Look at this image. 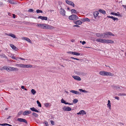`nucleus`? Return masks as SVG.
<instances>
[{"label":"nucleus","mask_w":126,"mask_h":126,"mask_svg":"<svg viewBox=\"0 0 126 126\" xmlns=\"http://www.w3.org/2000/svg\"><path fill=\"white\" fill-rule=\"evenodd\" d=\"M98 12L103 14H106L105 11L102 9H100L98 10Z\"/></svg>","instance_id":"6ab92c4d"},{"label":"nucleus","mask_w":126,"mask_h":126,"mask_svg":"<svg viewBox=\"0 0 126 126\" xmlns=\"http://www.w3.org/2000/svg\"><path fill=\"white\" fill-rule=\"evenodd\" d=\"M68 18L70 20H75L78 19L79 17L76 15H72L69 17Z\"/></svg>","instance_id":"f03ea898"},{"label":"nucleus","mask_w":126,"mask_h":126,"mask_svg":"<svg viewBox=\"0 0 126 126\" xmlns=\"http://www.w3.org/2000/svg\"><path fill=\"white\" fill-rule=\"evenodd\" d=\"M82 74V73H81V72H79L78 73V74L79 75H81Z\"/></svg>","instance_id":"774afa93"},{"label":"nucleus","mask_w":126,"mask_h":126,"mask_svg":"<svg viewBox=\"0 0 126 126\" xmlns=\"http://www.w3.org/2000/svg\"><path fill=\"white\" fill-rule=\"evenodd\" d=\"M106 72L104 71H101L100 72L99 74L101 75L106 76Z\"/></svg>","instance_id":"ddd939ff"},{"label":"nucleus","mask_w":126,"mask_h":126,"mask_svg":"<svg viewBox=\"0 0 126 126\" xmlns=\"http://www.w3.org/2000/svg\"><path fill=\"white\" fill-rule=\"evenodd\" d=\"M31 92L32 94L33 95H34L36 93V91L34 89H32L31 90Z\"/></svg>","instance_id":"473e14b6"},{"label":"nucleus","mask_w":126,"mask_h":126,"mask_svg":"<svg viewBox=\"0 0 126 126\" xmlns=\"http://www.w3.org/2000/svg\"><path fill=\"white\" fill-rule=\"evenodd\" d=\"M111 14L112 15H115L116 16H117L119 17H121V15L120 14H118L117 13L114 12H112L111 13Z\"/></svg>","instance_id":"b1692460"},{"label":"nucleus","mask_w":126,"mask_h":126,"mask_svg":"<svg viewBox=\"0 0 126 126\" xmlns=\"http://www.w3.org/2000/svg\"><path fill=\"white\" fill-rule=\"evenodd\" d=\"M47 29H53L54 28L53 27H52L50 25H48L47 27Z\"/></svg>","instance_id":"c756f323"},{"label":"nucleus","mask_w":126,"mask_h":126,"mask_svg":"<svg viewBox=\"0 0 126 126\" xmlns=\"http://www.w3.org/2000/svg\"><path fill=\"white\" fill-rule=\"evenodd\" d=\"M108 107L110 109L111 103L110 101L109 100L108 101V104H107Z\"/></svg>","instance_id":"2f4dec72"},{"label":"nucleus","mask_w":126,"mask_h":126,"mask_svg":"<svg viewBox=\"0 0 126 126\" xmlns=\"http://www.w3.org/2000/svg\"><path fill=\"white\" fill-rule=\"evenodd\" d=\"M16 66L20 67H21L25 68V64H16Z\"/></svg>","instance_id":"2eb2a0df"},{"label":"nucleus","mask_w":126,"mask_h":126,"mask_svg":"<svg viewBox=\"0 0 126 126\" xmlns=\"http://www.w3.org/2000/svg\"><path fill=\"white\" fill-rule=\"evenodd\" d=\"M96 35V36L100 38H108L109 36H114V34L112 33L111 32H104L102 33H97Z\"/></svg>","instance_id":"f257e3e1"},{"label":"nucleus","mask_w":126,"mask_h":126,"mask_svg":"<svg viewBox=\"0 0 126 126\" xmlns=\"http://www.w3.org/2000/svg\"><path fill=\"white\" fill-rule=\"evenodd\" d=\"M79 90L81 92H84L85 93H87L88 92V91H85L84 90H83L82 89H79Z\"/></svg>","instance_id":"f704fd0d"},{"label":"nucleus","mask_w":126,"mask_h":126,"mask_svg":"<svg viewBox=\"0 0 126 126\" xmlns=\"http://www.w3.org/2000/svg\"><path fill=\"white\" fill-rule=\"evenodd\" d=\"M75 79L78 81H80L81 80L79 76H72Z\"/></svg>","instance_id":"1a4fd4ad"},{"label":"nucleus","mask_w":126,"mask_h":126,"mask_svg":"<svg viewBox=\"0 0 126 126\" xmlns=\"http://www.w3.org/2000/svg\"><path fill=\"white\" fill-rule=\"evenodd\" d=\"M6 70L8 72L11 71V67H9V66L7 67Z\"/></svg>","instance_id":"58836bf2"},{"label":"nucleus","mask_w":126,"mask_h":126,"mask_svg":"<svg viewBox=\"0 0 126 126\" xmlns=\"http://www.w3.org/2000/svg\"><path fill=\"white\" fill-rule=\"evenodd\" d=\"M86 114V112L85 111H80L77 113V114H82L83 115Z\"/></svg>","instance_id":"4be33fe9"},{"label":"nucleus","mask_w":126,"mask_h":126,"mask_svg":"<svg viewBox=\"0 0 126 126\" xmlns=\"http://www.w3.org/2000/svg\"><path fill=\"white\" fill-rule=\"evenodd\" d=\"M7 66H4L2 68H0V70H7Z\"/></svg>","instance_id":"4c0bfd02"},{"label":"nucleus","mask_w":126,"mask_h":126,"mask_svg":"<svg viewBox=\"0 0 126 126\" xmlns=\"http://www.w3.org/2000/svg\"><path fill=\"white\" fill-rule=\"evenodd\" d=\"M10 47L16 51H17L18 50V48L13 44H10Z\"/></svg>","instance_id":"4468645a"},{"label":"nucleus","mask_w":126,"mask_h":126,"mask_svg":"<svg viewBox=\"0 0 126 126\" xmlns=\"http://www.w3.org/2000/svg\"><path fill=\"white\" fill-rule=\"evenodd\" d=\"M6 123H4V124H0V125L2 126H6Z\"/></svg>","instance_id":"bf43d9fd"},{"label":"nucleus","mask_w":126,"mask_h":126,"mask_svg":"<svg viewBox=\"0 0 126 126\" xmlns=\"http://www.w3.org/2000/svg\"><path fill=\"white\" fill-rule=\"evenodd\" d=\"M37 104H38V105L39 107H41V103L38 100H37Z\"/></svg>","instance_id":"a19ab883"},{"label":"nucleus","mask_w":126,"mask_h":126,"mask_svg":"<svg viewBox=\"0 0 126 126\" xmlns=\"http://www.w3.org/2000/svg\"><path fill=\"white\" fill-rule=\"evenodd\" d=\"M8 35L9 36H11V37H13L14 38H16V36L14 34H12V33H10L9 34H8Z\"/></svg>","instance_id":"c85d7f7f"},{"label":"nucleus","mask_w":126,"mask_h":126,"mask_svg":"<svg viewBox=\"0 0 126 126\" xmlns=\"http://www.w3.org/2000/svg\"><path fill=\"white\" fill-rule=\"evenodd\" d=\"M71 12L72 14L73 13L76 14L77 13L76 11L74 9H72L71 10Z\"/></svg>","instance_id":"e433bc0d"},{"label":"nucleus","mask_w":126,"mask_h":126,"mask_svg":"<svg viewBox=\"0 0 126 126\" xmlns=\"http://www.w3.org/2000/svg\"><path fill=\"white\" fill-rule=\"evenodd\" d=\"M114 43V42L113 41L110 39H106V43L107 44H112Z\"/></svg>","instance_id":"6e6552de"},{"label":"nucleus","mask_w":126,"mask_h":126,"mask_svg":"<svg viewBox=\"0 0 126 126\" xmlns=\"http://www.w3.org/2000/svg\"><path fill=\"white\" fill-rule=\"evenodd\" d=\"M31 113V111H25L23 113V114L24 115H25L29 114Z\"/></svg>","instance_id":"dca6fc26"},{"label":"nucleus","mask_w":126,"mask_h":126,"mask_svg":"<svg viewBox=\"0 0 126 126\" xmlns=\"http://www.w3.org/2000/svg\"><path fill=\"white\" fill-rule=\"evenodd\" d=\"M23 39L24 40L28 42H30V43H31V40L29 39L28 38L26 37H23Z\"/></svg>","instance_id":"a878e982"},{"label":"nucleus","mask_w":126,"mask_h":126,"mask_svg":"<svg viewBox=\"0 0 126 126\" xmlns=\"http://www.w3.org/2000/svg\"><path fill=\"white\" fill-rule=\"evenodd\" d=\"M70 92L76 94H81V93L79 92L74 90H71L70 91Z\"/></svg>","instance_id":"0eeeda50"},{"label":"nucleus","mask_w":126,"mask_h":126,"mask_svg":"<svg viewBox=\"0 0 126 126\" xmlns=\"http://www.w3.org/2000/svg\"><path fill=\"white\" fill-rule=\"evenodd\" d=\"M70 58L71 59H73L74 60H79V61H80V60H81L80 59H77V58H74V57H71Z\"/></svg>","instance_id":"c03bdc74"},{"label":"nucleus","mask_w":126,"mask_h":126,"mask_svg":"<svg viewBox=\"0 0 126 126\" xmlns=\"http://www.w3.org/2000/svg\"><path fill=\"white\" fill-rule=\"evenodd\" d=\"M106 39L99 38L96 39V41L102 43H105Z\"/></svg>","instance_id":"7ed1b4c3"},{"label":"nucleus","mask_w":126,"mask_h":126,"mask_svg":"<svg viewBox=\"0 0 126 126\" xmlns=\"http://www.w3.org/2000/svg\"><path fill=\"white\" fill-rule=\"evenodd\" d=\"M33 10L32 9H30L28 10V12H33Z\"/></svg>","instance_id":"de8ad7c7"},{"label":"nucleus","mask_w":126,"mask_h":126,"mask_svg":"<svg viewBox=\"0 0 126 126\" xmlns=\"http://www.w3.org/2000/svg\"><path fill=\"white\" fill-rule=\"evenodd\" d=\"M63 109L64 110H71V109L69 107L64 106L63 108Z\"/></svg>","instance_id":"f3484780"},{"label":"nucleus","mask_w":126,"mask_h":126,"mask_svg":"<svg viewBox=\"0 0 126 126\" xmlns=\"http://www.w3.org/2000/svg\"><path fill=\"white\" fill-rule=\"evenodd\" d=\"M11 71H18V69L16 68H15L14 67H11Z\"/></svg>","instance_id":"393cba45"},{"label":"nucleus","mask_w":126,"mask_h":126,"mask_svg":"<svg viewBox=\"0 0 126 126\" xmlns=\"http://www.w3.org/2000/svg\"><path fill=\"white\" fill-rule=\"evenodd\" d=\"M73 27H79L80 26L77 25H75L73 26Z\"/></svg>","instance_id":"052dcab7"},{"label":"nucleus","mask_w":126,"mask_h":126,"mask_svg":"<svg viewBox=\"0 0 126 126\" xmlns=\"http://www.w3.org/2000/svg\"><path fill=\"white\" fill-rule=\"evenodd\" d=\"M47 25H47L46 24H45L44 26V29H47Z\"/></svg>","instance_id":"8fccbe9b"},{"label":"nucleus","mask_w":126,"mask_h":126,"mask_svg":"<svg viewBox=\"0 0 126 126\" xmlns=\"http://www.w3.org/2000/svg\"><path fill=\"white\" fill-rule=\"evenodd\" d=\"M17 120L20 122H24L26 123H27L26 120L25 119H22L21 118H18L17 119Z\"/></svg>","instance_id":"423d86ee"},{"label":"nucleus","mask_w":126,"mask_h":126,"mask_svg":"<svg viewBox=\"0 0 126 126\" xmlns=\"http://www.w3.org/2000/svg\"><path fill=\"white\" fill-rule=\"evenodd\" d=\"M114 98L115 99H117L118 100H119V97H118L115 96L114 97Z\"/></svg>","instance_id":"4d7b16f0"},{"label":"nucleus","mask_w":126,"mask_h":126,"mask_svg":"<svg viewBox=\"0 0 126 126\" xmlns=\"http://www.w3.org/2000/svg\"><path fill=\"white\" fill-rule=\"evenodd\" d=\"M107 17L109 18H111L112 19H113L114 21H115V20H118V19L116 17H114L113 16H107Z\"/></svg>","instance_id":"aec40b11"},{"label":"nucleus","mask_w":126,"mask_h":126,"mask_svg":"<svg viewBox=\"0 0 126 126\" xmlns=\"http://www.w3.org/2000/svg\"><path fill=\"white\" fill-rule=\"evenodd\" d=\"M118 95L120 96H126V94L124 93H120Z\"/></svg>","instance_id":"a18cd8bd"},{"label":"nucleus","mask_w":126,"mask_h":126,"mask_svg":"<svg viewBox=\"0 0 126 126\" xmlns=\"http://www.w3.org/2000/svg\"><path fill=\"white\" fill-rule=\"evenodd\" d=\"M74 52H72V51H68L67 52L68 53H69L71 54H72L73 55V53Z\"/></svg>","instance_id":"3c124183"},{"label":"nucleus","mask_w":126,"mask_h":126,"mask_svg":"<svg viewBox=\"0 0 126 126\" xmlns=\"http://www.w3.org/2000/svg\"><path fill=\"white\" fill-rule=\"evenodd\" d=\"M36 12L37 13H43V11L42 10H39V9L37 10H36Z\"/></svg>","instance_id":"37998d69"},{"label":"nucleus","mask_w":126,"mask_h":126,"mask_svg":"<svg viewBox=\"0 0 126 126\" xmlns=\"http://www.w3.org/2000/svg\"><path fill=\"white\" fill-rule=\"evenodd\" d=\"M106 76H113L114 75L112 73H111L108 72H106Z\"/></svg>","instance_id":"7c9ffc66"},{"label":"nucleus","mask_w":126,"mask_h":126,"mask_svg":"<svg viewBox=\"0 0 126 126\" xmlns=\"http://www.w3.org/2000/svg\"><path fill=\"white\" fill-rule=\"evenodd\" d=\"M51 123L52 124V125H54V121H51Z\"/></svg>","instance_id":"e2e57ef3"},{"label":"nucleus","mask_w":126,"mask_h":126,"mask_svg":"<svg viewBox=\"0 0 126 126\" xmlns=\"http://www.w3.org/2000/svg\"><path fill=\"white\" fill-rule=\"evenodd\" d=\"M0 56H2V57L5 58V56L4 54H2L1 55H0Z\"/></svg>","instance_id":"680f3d73"},{"label":"nucleus","mask_w":126,"mask_h":126,"mask_svg":"<svg viewBox=\"0 0 126 126\" xmlns=\"http://www.w3.org/2000/svg\"><path fill=\"white\" fill-rule=\"evenodd\" d=\"M113 88L117 90H120L121 89L120 86H114Z\"/></svg>","instance_id":"bb28decb"},{"label":"nucleus","mask_w":126,"mask_h":126,"mask_svg":"<svg viewBox=\"0 0 126 126\" xmlns=\"http://www.w3.org/2000/svg\"><path fill=\"white\" fill-rule=\"evenodd\" d=\"M10 57L12 59H16V58L14 56H10Z\"/></svg>","instance_id":"6e6d98bb"},{"label":"nucleus","mask_w":126,"mask_h":126,"mask_svg":"<svg viewBox=\"0 0 126 126\" xmlns=\"http://www.w3.org/2000/svg\"><path fill=\"white\" fill-rule=\"evenodd\" d=\"M19 58V59H21L22 60H25V59H24L23 58H21V57H19V58Z\"/></svg>","instance_id":"69168bd1"},{"label":"nucleus","mask_w":126,"mask_h":126,"mask_svg":"<svg viewBox=\"0 0 126 126\" xmlns=\"http://www.w3.org/2000/svg\"><path fill=\"white\" fill-rule=\"evenodd\" d=\"M82 43L83 45H84L86 43V42L85 41H83L82 42Z\"/></svg>","instance_id":"0e129e2a"},{"label":"nucleus","mask_w":126,"mask_h":126,"mask_svg":"<svg viewBox=\"0 0 126 126\" xmlns=\"http://www.w3.org/2000/svg\"><path fill=\"white\" fill-rule=\"evenodd\" d=\"M8 2H9L10 3L13 4H14L15 3L14 2V0H9L8 1Z\"/></svg>","instance_id":"72a5a7b5"},{"label":"nucleus","mask_w":126,"mask_h":126,"mask_svg":"<svg viewBox=\"0 0 126 126\" xmlns=\"http://www.w3.org/2000/svg\"><path fill=\"white\" fill-rule=\"evenodd\" d=\"M32 67V65L30 64H25V68H31Z\"/></svg>","instance_id":"cd10ccee"},{"label":"nucleus","mask_w":126,"mask_h":126,"mask_svg":"<svg viewBox=\"0 0 126 126\" xmlns=\"http://www.w3.org/2000/svg\"><path fill=\"white\" fill-rule=\"evenodd\" d=\"M22 113V111H20L19 112L17 115V116H18V117Z\"/></svg>","instance_id":"09e8293b"},{"label":"nucleus","mask_w":126,"mask_h":126,"mask_svg":"<svg viewBox=\"0 0 126 126\" xmlns=\"http://www.w3.org/2000/svg\"><path fill=\"white\" fill-rule=\"evenodd\" d=\"M81 20L83 22H85V21H90V19L87 18H83L81 19Z\"/></svg>","instance_id":"5701e85b"},{"label":"nucleus","mask_w":126,"mask_h":126,"mask_svg":"<svg viewBox=\"0 0 126 126\" xmlns=\"http://www.w3.org/2000/svg\"><path fill=\"white\" fill-rule=\"evenodd\" d=\"M38 18L41 19L42 20H47V17L43 16H39L38 17Z\"/></svg>","instance_id":"9d476101"},{"label":"nucleus","mask_w":126,"mask_h":126,"mask_svg":"<svg viewBox=\"0 0 126 126\" xmlns=\"http://www.w3.org/2000/svg\"><path fill=\"white\" fill-rule=\"evenodd\" d=\"M78 100L77 99H74L73 100V103L74 104L77 103L78 102Z\"/></svg>","instance_id":"ea45409f"},{"label":"nucleus","mask_w":126,"mask_h":126,"mask_svg":"<svg viewBox=\"0 0 126 126\" xmlns=\"http://www.w3.org/2000/svg\"><path fill=\"white\" fill-rule=\"evenodd\" d=\"M60 14L63 16H65V11L63 9L61 8L60 9Z\"/></svg>","instance_id":"20e7f679"},{"label":"nucleus","mask_w":126,"mask_h":126,"mask_svg":"<svg viewBox=\"0 0 126 126\" xmlns=\"http://www.w3.org/2000/svg\"><path fill=\"white\" fill-rule=\"evenodd\" d=\"M73 55L76 56H79L80 55V53H79L74 52Z\"/></svg>","instance_id":"c9c22d12"},{"label":"nucleus","mask_w":126,"mask_h":126,"mask_svg":"<svg viewBox=\"0 0 126 126\" xmlns=\"http://www.w3.org/2000/svg\"><path fill=\"white\" fill-rule=\"evenodd\" d=\"M99 14L98 12L97 11H95L93 13V14L95 18H96Z\"/></svg>","instance_id":"412c9836"},{"label":"nucleus","mask_w":126,"mask_h":126,"mask_svg":"<svg viewBox=\"0 0 126 126\" xmlns=\"http://www.w3.org/2000/svg\"><path fill=\"white\" fill-rule=\"evenodd\" d=\"M44 24H38L37 26L41 28L44 29Z\"/></svg>","instance_id":"a211bd4d"},{"label":"nucleus","mask_w":126,"mask_h":126,"mask_svg":"<svg viewBox=\"0 0 126 126\" xmlns=\"http://www.w3.org/2000/svg\"><path fill=\"white\" fill-rule=\"evenodd\" d=\"M13 17L14 18H15L16 17V15L14 14H13Z\"/></svg>","instance_id":"338daca9"},{"label":"nucleus","mask_w":126,"mask_h":126,"mask_svg":"<svg viewBox=\"0 0 126 126\" xmlns=\"http://www.w3.org/2000/svg\"><path fill=\"white\" fill-rule=\"evenodd\" d=\"M73 22L74 23L78 25H80L81 24L82 22L80 20H78L76 21H74Z\"/></svg>","instance_id":"9b49d317"},{"label":"nucleus","mask_w":126,"mask_h":126,"mask_svg":"<svg viewBox=\"0 0 126 126\" xmlns=\"http://www.w3.org/2000/svg\"><path fill=\"white\" fill-rule=\"evenodd\" d=\"M2 110H7L8 109L7 108H5V107L3 108V109H1Z\"/></svg>","instance_id":"603ef678"},{"label":"nucleus","mask_w":126,"mask_h":126,"mask_svg":"<svg viewBox=\"0 0 126 126\" xmlns=\"http://www.w3.org/2000/svg\"><path fill=\"white\" fill-rule=\"evenodd\" d=\"M65 2L66 3L70 5H71L73 7H74V3L72 1H69L68 0H66Z\"/></svg>","instance_id":"39448f33"},{"label":"nucleus","mask_w":126,"mask_h":126,"mask_svg":"<svg viewBox=\"0 0 126 126\" xmlns=\"http://www.w3.org/2000/svg\"><path fill=\"white\" fill-rule=\"evenodd\" d=\"M32 115L36 117H37L38 116V114L34 112L33 113Z\"/></svg>","instance_id":"79ce46f5"},{"label":"nucleus","mask_w":126,"mask_h":126,"mask_svg":"<svg viewBox=\"0 0 126 126\" xmlns=\"http://www.w3.org/2000/svg\"><path fill=\"white\" fill-rule=\"evenodd\" d=\"M61 102L62 103H64L65 104H69L72 105L73 104L72 103H70L68 102H66L62 98L61 100Z\"/></svg>","instance_id":"f8f14e48"},{"label":"nucleus","mask_w":126,"mask_h":126,"mask_svg":"<svg viewBox=\"0 0 126 126\" xmlns=\"http://www.w3.org/2000/svg\"><path fill=\"white\" fill-rule=\"evenodd\" d=\"M30 109L31 110H37L35 109V108L34 107L31 108Z\"/></svg>","instance_id":"864d4df0"},{"label":"nucleus","mask_w":126,"mask_h":126,"mask_svg":"<svg viewBox=\"0 0 126 126\" xmlns=\"http://www.w3.org/2000/svg\"><path fill=\"white\" fill-rule=\"evenodd\" d=\"M4 5V4L2 2H0V6H3Z\"/></svg>","instance_id":"13d9d810"},{"label":"nucleus","mask_w":126,"mask_h":126,"mask_svg":"<svg viewBox=\"0 0 126 126\" xmlns=\"http://www.w3.org/2000/svg\"><path fill=\"white\" fill-rule=\"evenodd\" d=\"M45 124L46 125V126H48V123L46 121L45 122Z\"/></svg>","instance_id":"5fc2aeb1"},{"label":"nucleus","mask_w":126,"mask_h":126,"mask_svg":"<svg viewBox=\"0 0 126 126\" xmlns=\"http://www.w3.org/2000/svg\"><path fill=\"white\" fill-rule=\"evenodd\" d=\"M44 105L46 107H48L49 106V103H46Z\"/></svg>","instance_id":"49530a36"}]
</instances>
